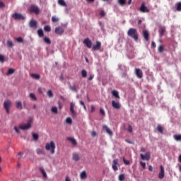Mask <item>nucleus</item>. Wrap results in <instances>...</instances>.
<instances>
[{
    "instance_id": "nucleus-30",
    "label": "nucleus",
    "mask_w": 181,
    "mask_h": 181,
    "mask_svg": "<svg viewBox=\"0 0 181 181\" xmlns=\"http://www.w3.org/2000/svg\"><path fill=\"white\" fill-rule=\"evenodd\" d=\"M30 98L33 101H37V98H36V95L33 93H30Z\"/></svg>"
},
{
    "instance_id": "nucleus-50",
    "label": "nucleus",
    "mask_w": 181,
    "mask_h": 181,
    "mask_svg": "<svg viewBox=\"0 0 181 181\" xmlns=\"http://www.w3.org/2000/svg\"><path fill=\"white\" fill-rule=\"evenodd\" d=\"M36 153H37V155H42V154H43V151L40 148H37L36 150Z\"/></svg>"
},
{
    "instance_id": "nucleus-39",
    "label": "nucleus",
    "mask_w": 181,
    "mask_h": 181,
    "mask_svg": "<svg viewBox=\"0 0 181 181\" xmlns=\"http://www.w3.org/2000/svg\"><path fill=\"white\" fill-rule=\"evenodd\" d=\"M33 138L34 141H39V134H37L36 133H33Z\"/></svg>"
},
{
    "instance_id": "nucleus-52",
    "label": "nucleus",
    "mask_w": 181,
    "mask_h": 181,
    "mask_svg": "<svg viewBox=\"0 0 181 181\" xmlns=\"http://www.w3.org/2000/svg\"><path fill=\"white\" fill-rule=\"evenodd\" d=\"M140 165L143 168V169H145L146 168V163L144 161H140Z\"/></svg>"
},
{
    "instance_id": "nucleus-51",
    "label": "nucleus",
    "mask_w": 181,
    "mask_h": 181,
    "mask_svg": "<svg viewBox=\"0 0 181 181\" xmlns=\"http://www.w3.org/2000/svg\"><path fill=\"white\" fill-rule=\"evenodd\" d=\"M100 112L103 117H105V111L104 110V109H103V107L100 108Z\"/></svg>"
},
{
    "instance_id": "nucleus-17",
    "label": "nucleus",
    "mask_w": 181,
    "mask_h": 181,
    "mask_svg": "<svg viewBox=\"0 0 181 181\" xmlns=\"http://www.w3.org/2000/svg\"><path fill=\"white\" fill-rule=\"evenodd\" d=\"M101 49V42L97 41L96 45H93L92 50H100Z\"/></svg>"
},
{
    "instance_id": "nucleus-9",
    "label": "nucleus",
    "mask_w": 181,
    "mask_h": 181,
    "mask_svg": "<svg viewBox=\"0 0 181 181\" xmlns=\"http://www.w3.org/2000/svg\"><path fill=\"white\" fill-rule=\"evenodd\" d=\"M29 26L31 28V29H37V21L32 19L29 23Z\"/></svg>"
},
{
    "instance_id": "nucleus-62",
    "label": "nucleus",
    "mask_w": 181,
    "mask_h": 181,
    "mask_svg": "<svg viewBox=\"0 0 181 181\" xmlns=\"http://www.w3.org/2000/svg\"><path fill=\"white\" fill-rule=\"evenodd\" d=\"M148 170H149L150 172H153V167H152V165H149V166H148Z\"/></svg>"
},
{
    "instance_id": "nucleus-23",
    "label": "nucleus",
    "mask_w": 181,
    "mask_h": 181,
    "mask_svg": "<svg viewBox=\"0 0 181 181\" xmlns=\"http://www.w3.org/2000/svg\"><path fill=\"white\" fill-rule=\"evenodd\" d=\"M103 129H105L107 134H108L109 135H113L112 131H111V129H109L108 126L104 125Z\"/></svg>"
},
{
    "instance_id": "nucleus-8",
    "label": "nucleus",
    "mask_w": 181,
    "mask_h": 181,
    "mask_svg": "<svg viewBox=\"0 0 181 181\" xmlns=\"http://www.w3.org/2000/svg\"><path fill=\"white\" fill-rule=\"evenodd\" d=\"M140 158L142 160H149L151 159V153L148 151L145 155L140 154Z\"/></svg>"
},
{
    "instance_id": "nucleus-21",
    "label": "nucleus",
    "mask_w": 181,
    "mask_h": 181,
    "mask_svg": "<svg viewBox=\"0 0 181 181\" xmlns=\"http://www.w3.org/2000/svg\"><path fill=\"white\" fill-rule=\"evenodd\" d=\"M112 95H113V97L115 98H117V100H119V98H121L119 97V93H118V90H112Z\"/></svg>"
},
{
    "instance_id": "nucleus-20",
    "label": "nucleus",
    "mask_w": 181,
    "mask_h": 181,
    "mask_svg": "<svg viewBox=\"0 0 181 181\" xmlns=\"http://www.w3.org/2000/svg\"><path fill=\"white\" fill-rule=\"evenodd\" d=\"M165 32H166V28L165 27H161L159 29L158 33H159L160 37H162V36H164Z\"/></svg>"
},
{
    "instance_id": "nucleus-42",
    "label": "nucleus",
    "mask_w": 181,
    "mask_h": 181,
    "mask_svg": "<svg viewBox=\"0 0 181 181\" xmlns=\"http://www.w3.org/2000/svg\"><path fill=\"white\" fill-rule=\"evenodd\" d=\"M81 76L82 77H83V78H86V77H87V71H86V69L81 71Z\"/></svg>"
},
{
    "instance_id": "nucleus-27",
    "label": "nucleus",
    "mask_w": 181,
    "mask_h": 181,
    "mask_svg": "<svg viewBox=\"0 0 181 181\" xmlns=\"http://www.w3.org/2000/svg\"><path fill=\"white\" fill-rule=\"evenodd\" d=\"M69 88L70 90H71V91H74L75 93H77L78 91V89H77V87L76 86V85H70L69 86Z\"/></svg>"
},
{
    "instance_id": "nucleus-38",
    "label": "nucleus",
    "mask_w": 181,
    "mask_h": 181,
    "mask_svg": "<svg viewBox=\"0 0 181 181\" xmlns=\"http://www.w3.org/2000/svg\"><path fill=\"white\" fill-rule=\"evenodd\" d=\"M173 137L175 141H181V134H175Z\"/></svg>"
},
{
    "instance_id": "nucleus-55",
    "label": "nucleus",
    "mask_w": 181,
    "mask_h": 181,
    "mask_svg": "<svg viewBox=\"0 0 181 181\" xmlns=\"http://www.w3.org/2000/svg\"><path fill=\"white\" fill-rule=\"evenodd\" d=\"M128 132L132 133V126L129 125L127 128Z\"/></svg>"
},
{
    "instance_id": "nucleus-58",
    "label": "nucleus",
    "mask_w": 181,
    "mask_h": 181,
    "mask_svg": "<svg viewBox=\"0 0 181 181\" xmlns=\"http://www.w3.org/2000/svg\"><path fill=\"white\" fill-rule=\"evenodd\" d=\"M100 16H105V12L104 11H100Z\"/></svg>"
},
{
    "instance_id": "nucleus-2",
    "label": "nucleus",
    "mask_w": 181,
    "mask_h": 181,
    "mask_svg": "<svg viewBox=\"0 0 181 181\" xmlns=\"http://www.w3.org/2000/svg\"><path fill=\"white\" fill-rule=\"evenodd\" d=\"M32 122H33V119L30 118L27 124H21L19 126L20 129H22L23 131H26V129H30V128H32Z\"/></svg>"
},
{
    "instance_id": "nucleus-13",
    "label": "nucleus",
    "mask_w": 181,
    "mask_h": 181,
    "mask_svg": "<svg viewBox=\"0 0 181 181\" xmlns=\"http://www.w3.org/2000/svg\"><path fill=\"white\" fill-rule=\"evenodd\" d=\"M118 165V159H114L112 164V168L113 169L114 172H117L118 170V167L117 166Z\"/></svg>"
},
{
    "instance_id": "nucleus-48",
    "label": "nucleus",
    "mask_w": 181,
    "mask_h": 181,
    "mask_svg": "<svg viewBox=\"0 0 181 181\" xmlns=\"http://www.w3.org/2000/svg\"><path fill=\"white\" fill-rule=\"evenodd\" d=\"M16 40L18 43H23V38H22V37H19L16 38Z\"/></svg>"
},
{
    "instance_id": "nucleus-7",
    "label": "nucleus",
    "mask_w": 181,
    "mask_h": 181,
    "mask_svg": "<svg viewBox=\"0 0 181 181\" xmlns=\"http://www.w3.org/2000/svg\"><path fill=\"white\" fill-rule=\"evenodd\" d=\"M140 12H142L143 13H149L150 10L148 9V7H146V6H145V3H142V4L140 6L139 8Z\"/></svg>"
},
{
    "instance_id": "nucleus-47",
    "label": "nucleus",
    "mask_w": 181,
    "mask_h": 181,
    "mask_svg": "<svg viewBox=\"0 0 181 181\" xmlns=\"http://www.w3.org/2000/svg\"><path fill=\"white\" fill-rule=\"evenodd\" d=\"M52 112H54V114H57V107L54 106L51 109Z\"/></svg>"
},
{
    "instance_id": "nucleus-1",
    "label": "nucleus",
    "mask_w": 181,
    "mask_h": 181,
    "mask_svg": "<svg viewBox=\"0 0 181 181\" xmlns=\"http://www.w3.org/2000/svg\"><path fill=\"white\" fill-rule=\"evenodd\" d=\"M127 35L129 37H132V39H134L135 42L138 41V30H136L135 28H129L127 31Z\"/></svg>"
},
{
    "instance_id": "nucleus-37",
    "label": "nucleus",
    "mask_w": 181,
    "mask_h": 181,
    "mask_svg": "<svg viewBox=\"0 0 181 181\" xmlns=\"http://www.w3.org/2000/svg\"><path fill=\"white\" fill-rule=\"evenodd\" d=\"M7 46L8 47H13L14 45L12 40H7Z\"/></svg>"
},
{
    "instance_id": "nucleus-61",
    "label": "nucleus",
    "mask_w": 181,
    "mask_h": 181,
    "mask_svg": "<svg viewBox=\"0 0 181 181\" xmlns=\"http://www.w3.org/2000/svg\"><path fill=\"white\" fill-rule=\"evenodd\" d=\"M58 105H59V110H62L63 108V105L62 104V103L59 102Z\"/></svg>"
},
{
    "instance_id": "nucleus-25",
    "label": "nucleus",
    "mask_w": 181,
    "mask_h": 181,
    "mask_svg": "<svg viewBox=\"0 0 181 181\" xmlns=\"http://www.w3.org/2000/svg\"><path fill=\"white\" fill-rule=\"evenodd\" d=\"M67 140L69 141L70 142H71V144H74V146H76V145H77V141L75 140L74 138H73V137H68Z\"/></svg>"
},
{
    "instance_id": "nucleus-63",
    "label": "nucleus",
    "mask_w": 181,
    "mask_h": 181,
    "mask_svg": "<svg viewBox=\"0 0 181 181\" xmlns=\"http://www.w3.org/2000/svg\"><path fill=\"white\" fill-rule=\"evenodd\" d=\"M151 46H152V47H153V48L155 49V47H156V43H155V42L153 41V42H151Z\"/></svg>"
},
{
    "instance_id": "nucleus-44",
    "label": "nucleus",
    "mask_w": 181,
    "mask_h": 181,
    "mask_svg": "<svg viewBox=\"0 0 181 181\" xmlns=\"http://www.w3.org/2000/svg\"><path fill=\"white\" fill-rule=\"evenodd\" d=\"M119 181H124L125 180V175L121 174L119 175Z\"/></svg>"
},
{
    "instance_id": "nucleus-11",
    "label": "nucleus",
    "mask_w": 181,
    "mask_h": 181,
    "mask_svg": "<svg viewBox=\"0 0 181 181\" xmlns=\"http://www.w3.org/2000/svg\"><path fill=\"white\" fill-rule=\"evenodd\" d=\"M112 107L115 108V110H119V108H121V103L115 100H112Z\"/></svg>"
},
{
    "instance_id": "nucleus-32",
    "label": "nucleus",
    "mask_w": 181,
    "mask_h": 181,
    "mask_svg": "<svg viewBox=\"0 0 181 181\" xmlns=\"http://www.w3.org/2000/svg\"><path fill=\"white\" fill-rule=\"evenodd\" d=\"M44 42L45 43H47V45H51L52 44V40H50V38L47 37H44Z\"/></svg>"
},
{
    "instance_id": "nucleus-56",
    "label": "nucleus",
    "mask_w": 181,
    "mask_h": 181,
    "mask_svg": "<svg viewBox=\"0 0 181 181\" xmlns=\"http://www.w3.org/2000/svg\"><path fill=\"white\" fill-rule=\"evenodd\" d=\"M0 8H5V3L0 1Z\"/></svg>"
},
{
    "instance_id": "nucleus-59",
    "label": "nucleus",
    "mask_w": 181,
    "mask_h": 181,
    "mask_svg": "<svg viewBox=\"0 0 181 181\" xmlns=\"http://www.w3.org/2000/svg\"><path fill=\"white\" fill-rule=\"evenodd\" d=\"M91 136H97V132H95V131H93L92 132H91Z\"/></svg>"
},
{
    "instance_id": "nucleus-46",
    "label": "nucleus",
    "mask_w": 181,
    "mask_h": 181,
    "mask_svg": "<svg viewBox=\"0 0 181 181\" xmlns=\"http://www.w3.org/2000/svg\"><path fill=\"white\" fill-rule=\"evenodd\" d=\"M0 63H5V56L0 54Z\"/></svg>"
},
{
    "instance_id": "nucleus-19",
    "label": "nucleus",
    "mask_w": 181,
    "mask_h": 181,
    "mask_svg": "<svg viewBox=\"0 0 181 181\" xmlns=\"http://www.w3.org/2000/svg\"><path fill=\"white\" fill-rule=\"evenodd\" d=\"M16 107L17 108V110H23V105H22V102L16 101Z\"/></svg>"
},
{
    "instance_id": "nucleus-43",
    "label": "nucleus",
    "mask_w": 181,
    "mask_h": 181,
    "mask_svg": "<svg viewBox=\"0 0 181 181\" xmlns=\"http://www.w3.org/2000/svg\"><path fill=\"white\" fill-rule=\"evenodd\" d=\"M44 30L45 32H50V30H52V28L50 27V25H45L44 27Z\"/></svg>"
},
{
    "instance_id": "nucleus-60",
    "label": "nucleus",
    "mask_w": 181,
    "mask_h": 181,
    "mask_svg": "<svg viewBox=\"0 0 181 181\" xmlns=\"http://www.w3.org/2000/svg\"><path fill=\"white\" fill-rule=\"evenodd\" d=\"M90 108H91V112H94V111H95V106L91 105Z\"/></svg>"
},
{
    "instance_id": "nucleus-64",
    "label": "nucleus",
    "mask_w": 181,
    "mask_h": 181,
    "mask_svg": "<svg viewBox=\"0 0 181 181\" xmlns=\"http://www.w3.org/2000/svg\"><path fill=\"white\" fill-rule=\"evenodd\" d=\"M178 162H180V163H181V154L179 156Z\"/></svg>"
},
{
    "instance_id": "nucleus-34",
    "label": "nucleus",
    "mask_w": 181,
    "mask_h": 181,
    "mask_svg": "<svg viewBox=\"0 0 181 181\" xmlns=\"http://www.w3.org/2000/svg\"><path fill=\"white\" fill-rule=\"evenodd\" d=\"M40 170L42 174L43 177H47V174L46 173V171H45V169H43V168H40Z\"/></svg>"
},
{
    "instance_id": "nucleus-31",
    "label": "nucleus",
    "mask_w": 181,
    "mask_h": 181,
    "mask_svg": "<svg viewBox=\"0 0 181 181\" xmlns=\"http://www.w3.org/2000/svg\"><path fill=\"white\" fill-rule=\"evenodd\" d=\"M81 179H87V173L86 171H83L80 175Z\"/></svg>"
},
{
    "instance_id": "nucleus-22",
    "label": "nucleus",
    "mask_w": 181,
    "mask_h": 181,
    "mask_svg": "<svg viewBox=\"0 0 181 181\" xmlns=\"http://www.w3.org/2000/svg\"><path fill=\"white\" fill-rule=\"evenodd\" d=\"M143 35H144V37L145 40H146V42H148V40H149V33L148 32V30H144Z\"/></svg>"
},
{
    "instance_id": "nucleus-28",
    "label": "nucleus",
    "mask_w": 181,
    "mask_h": 181,
    "mask_svg": "<svg viewBox=\"0 0 181 181\" xmlns=\"http://www.w3.org/2000/svg\"><path fill=\"white\" fill-rule=\"evenodd\" d=\"M13 73H15V69H12V68H10L8 69L7 73L6 74V75L7 76H11L12 74H13Z\"/></svg>"
},
{
    "instance_id": "nucleus-10",
    "label": "nucleus",
    "mask_w": 181,
    "mask_h": 181,
    "mask_svg": "<svg viewBox=\"0 0 181 181\" xmlns=\"http://www.w3.org/2000/svg\"><path fill=\"white\" fill-rule=\"evenodd\" d=\"M160 170L158 178L163 179L165 177V168H163V165H160Z\"/></svg>"
},
{
    "instance_id": "nucleus-29",
    "label": "nucleus",
    "mask_w": 181,
    "mask_h": 181,
    "mask_svg": "<svg viewBox=\"0 0 181 181\" xmlns=\"http://www.w3.org/2000/svg\"><path fill=\"white\" fill-rule=\"evenodd\" d=\"M117 2L121 6H125L127 5V0H118Z\"/></svg>"
},
{
    "instance_id": "nucleus-6",
    "label": "nucleus",
    "mask_w": 181,
    "mask_h": 181,
    "mask_svg": "<svg viewBox=\"0 0 181 181\" xmlns=\"http://www.w3.org/2000/svg\"><path fill=\"white\" fill-rule=\"evenodd\" d=\"M12 18H14L15 21H25L26 18L25 16L22 15V13H15L12 15Z\"/></svg>"
},
{
    "instance_id": "nucleus-36",
    "label": "nucleus",
    "mask_w": 181,
    "mask_h": 181,
    "mask_svg": "<svg viewBox=\"0 0 181 181\" xmlns=\"http://www.w3.org/2000/svg\"><path fill=\"white\" fill-rule=\"evenodd\" d=\"M158 53H163V52H165V47H163V45H160L158 47Z\"/></svg>"
},
{
    "instance_id": "nucleus-24",
    "label": "nucleus",
    "mask_w": 181,
    "mask_h": 181,
    "mask_svg": "<svg viewBox=\"0 0 181 181\" xmlns=\"http://www.w3.org/2000/svg\"><path fill=\"white\" fill-rule=\"evenodd\" d=\"M30 77L34 78V80H40V75L37 74H31Z\"/></svg>"
},
{
    "instance_id": "nucleus-35",
    "label": "nucleus",
    "mask_w": 181,
    "mask_h": 181,
    "mask_svg": "<svg viewBox=\"0 0 181 181\" xmlns=\"http://www.w3.org/2000/svg\"><path fill=\"white\" fill-rule=\"evenodd\" d=\"M157 131L160 132V134H163V127H162L160 124H158L157 126Z\"/></svg>"
},
{
    "instance_id": "nucleus-57",
    "label": "nucleus",
    "mask_w": 181,
    "mask_h": 181,
    "mask_svg": "<svg viewBox=\"0 0 181 181\" xmlns=\"http://www.w3.org/2000/svg\"><path fill=\"white\" fill-rule=\"evenodd\" d=\"M93 78H94V74H91L90 75L89 78H88V80L89 81H91V80H93Z\"/></svg>"
},
{
    "instance_id": "nucleus-45",
    "label": "nucleus",
    "mask_w": 181,
    "mask_h": 181,
    "mask_svg": "<svg viewBox=\"0 0 181 181\" xmlns=\"http://www.w3.org/2000/svg\"><path fill=\"white\" fill-rule=\"evenodd\" d=\"M66 124H69V125H71L73 124V120L71 119V117H68L66 119Z\"/></svg>"
},
{
    "instance_id": "nucleus-3",
    "label": "nucleus",
    "mask_w": 181,
    "mask_h": 181,
    "mask_svg": "<svg viewBox=\"0 0 181 181\" xmlns=\"http://www.w3.org/2000/svg\"><path fill=\"white\" fill-rule=\"evenodd\" d=\"M12 107V101L11 100H6L4 102V108L6 110V114H9V111Z\"/></svg>"
},
{
    "instance_id": "nucleus-4",
    "label": "nucleus",
    "mask_w": 181,
    "mask_h": 181,
    "mask_svg": "<svg viewBox=\"0 0 181 181\" xmlns=\"http://www.w3.org/2000/svg\"><path fill=\"white\" fill-rule=\"evenodd\" d=\"M29 11L30 13H35V15H39V13H40L39 6H37L36 4H31L30 6Z\"/></svg>"
},
{
    "instance_id": "nucleus-12",
    "label": "nucleus",
    "mask_w": 181,
    "mask_h": 181,
    "mask_svg": "<svg viewBox=\"0 0 181 181\" xmlns=\"http://www.w3.org/2000/svg\"><path fill=\"white\" fill-rule=\"evenodd\" d=\"M135 74L138 78H142L144 77V72H142V70L140 69L136 68Z\"/></svg>"
},
{
    "instance_id": "nucleus-5",
    "label": "nucleus",
    "mask_w": 181,
    "mask_h": 181,
    "mask_svg": "<svg viewBox=\"0 0 181 181\" xmlns=\"http://www.w3.org/2000/svg\"><path fill=\"white\" fill-rule=\"evenodd\" d=\"M45 148L47 151L51 150V153H54V149H56V145L54 141H50V143H47L45 145Z\"/></svg>"
},
{
    "instance_id": "nucleus-26",
    "label": "nucleus",
    "mask_w": 181,
    "mask_h": 181,
    "mask_svg": "<svg viewBox=\"0 0 181 181\" xmlns=\"http://www.w3.org/2000/svg\"><path fill=\"white\" fill-rule=\"evenodd\" d=\"M37 35L39 37H43V36H45V33H43V30L42 28L37 30Z\"/></svg>"
},
{
    "instance_id": "nucleus-40",
    "label": "nucleus",
    "mask_w": 181,
    "mask_h": 181,
    "mask_svg": "<svg viewBox=\"0 0 181 181\" xmlns=\"http://www.w3.org/2000/svg\"><path fill=\"white\" fill-rule=\"evenodd\" d=\"M47 95L49 97V98H52L53 97V92L52 91V90H49L47 92Z\"/></svg>"
},
{
    "instance_id": "nucleus-33",
    "label": "nucleus",
    "mask_w": 181,
    "mask_h": 181,
    "mask_svg": "<svg viewBox=\"0 0 181 181\" xmlns=\"http://www.w3.org/2000/svg\"><path fill=\"white\" fill-rule=\"evenodd\" d=\"M58 4L61 5V6H67V4L64 0H58Z\"/></svg>"
},
{
    "instance_id": "nucleus-18",
    "label": "nucleus",
    "mask_w": 181,
    "mask_h": 181,
    "mask_svg": "<svg viewBox=\"0 0 181 181\" xmlns=\"http://www.w3.org/2000/svg\"><path fill=\"white\" fill-rule=\"evenodd\" d=\"M72 160H74V162H78L80 160V156L77 153H74L72 154Z\"/></svg>"
},
{
    "instance_id": "nucleus-54",
    "label": "nucleus",
    "mask_w": 181,
    "mask_h": 181,
    "mask_svg": "<svg viewBox=\"0 0 181 181\" xmlns=\"http://www.w3.org/2000/svg\"><path fill=\"white\" fill-rule=\"evenodd\" d=\"M14 131H16V132L17 134H20V132H21V130H20L19 128H18V127H16V126L14 127Z\"/></svg>"
},
{
    "instance_id": "nucleus-41",
    "label": "nucleus",
    "mask_w": 181,
    "mask_h": 181,
    "mask_svg": "<svg viewBox=\"0 0 181 181\" xmlns=\"http://www.w3.org/2000/svg\"><path fill=\"white\" fill-rule=\"evenodd\" d=\"M176 8L178 12H181V2H178L176 4Z\"/></svg>"
},
{
    "instance_id": "nucleus-16",
    "label": "nucleus",
    "mask_w": 181,
    "mask_h": 181,
    "mask_svg": "<svg viewBox=\"0 0 181 181\" xmlns=\"http://www.w3.org/2000/svg\"><path fill=\"white\" fill-rule=\"evenodd\" d=\"M55 33H57V35H63V33H64V29H63V28L62 27H57L55 28Z\"/></svg>"
},
{
    "instance_id": "nucleus-15",
    "label": "nucleus",
    "mask_w": 181,
    "mask_h": 181,
    "mask_svg": "<svg viewBox=\"0 0 181 181\" xmlns=\"http://www.w3.org/2000/svg\"><path fill=\"white\" fill-rule=\"evenodd\" d=\"M74 103H70V111L72 114V117H77V113L74 111Z\"/></svg>"
},
{
    "instance_id": "nucleus-14",
    "label": "nucleus",
    "mask_w": 181,
    "mask_h": 181,
    "mask_svg": "<svg viewBox=\"0 0 181 181\" xmlns=\"http://www.w3.org/2000/svg\"><path fill=\"white\" fill-rule=\"evenodd\" d=\"M83 44L88 47V49H91V47L93 46V43L91 42V40H89L88 38H86L83 40Z\"/></svg>"
},
{
    "instance_id": "nucleus-49",
    "label": "nucleus",
    "mask_w": 181,
    "mask_h": 181,
    "mask_svg": "<svg viewBox=\"0 0 181 181\" xmlns=\"http://www.w3.org/2000/svg\"><path fill=\"white\" fill-rule=\"evenodd\" d=\"M52 21L54 23H56V22H59V18L56 16H52Z\"/></svg>"
},
{
    "instance_id": "nucleus-53",
    "label": "nucleus",
    "mask_w": 181,
    "mask_h": 181,
    "mask_svg": "<svg viewBox=\"0 0 181 181\" xmlns=\"http://www.w3.org/2000/svg\"><path fill=\"white\" fill-rule=\"evenodd\" d=\"M123 162L124 165H129V163H131V162L129 160H126L125 158H123Z\"/></svg>"
}]
</instances>
